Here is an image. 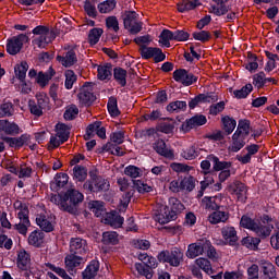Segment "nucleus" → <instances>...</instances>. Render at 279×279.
<instances>
[{
	"instance_id": "obj_1",
	"label": "nucleus",
	"mask_w": 279,
	"mask_h": 279,
	"mask_svg": "<svg viewBox=\"0 0 279 279\" xmlns=\"http://www.w3.org/2000/svg\"><path fill=\"white\" fill-rule=\"evenodd\" d=\"M274 221L268 215H264L260 220L254 219L247 215L241 217L240 226L245 230H251L257 238L246 236L242 239V245L248 250H258L260 239H268L274 232Z\"/></svg>"
},
{
	"instance_id": "obj_2",
	"label": "nucleus",
	"mask_w": 279,
	"mask_h": 279,
	"mask_svg": "<svg viewBox=\"0 0 279 279\" xmlns=\"http://www.w3.org/2000/svg\"><path fill=\"white\" fill-rule=\"evenodd\" d=\"M250 136V121L248 120H240L238 123V129L232 135V141L229 146V151H241L245 147V141Z\"/></svg>"
},
{
	"instance_id": "obj_3",
	"label": "nucleus",
	"mask_w": 279,
	"mask_h": 279,
	"mask_svg": "<svg viewBox=\"0 0 279 279\" xmlns=\"http://www.w3.org/2000/svg\"><path fill=\"white\" fill-rule=\"evenodd\" d=\"M13 206L17 213V219L20 220L19 223L14 225V230L25 236L28 228L32 226L29 221V207L26 203H23V201H15Z\"/></svg>"
},
{
	"instance_id": "obj_4",
	"label": "nucleus",
	"mask_w": 279,
	"mask_h": 279,
	"mask_svg": "<svg viewBox=\"0 0 279 279\" xmlns=\"http://www.w3.org/2000/svg\"><path fill=\"white\" fill-rule=\"evenodd\" d=\"M35 36H39L33 40V45H36L39 49H45L49 43L56 40V32L47 26L39 25L33 29Z\"/></svg>"
},
{
	"instance_id": "obj_5",
	"label": "nucleus",
	"mask_w": 279,
	"mask_h": 279,
	"mask_svg": "<svg viewBox=\"0 0 279 279\" xmlns=\"http://www.w3.org/2000/svg\"><path fill=\"white\" fill-rule=\"evenodd\" d=\"M63 199L65 202V213H70V215H77L80 204L84 202V194L75 189H69L64 193Z\"/></svg>"
},
{
	"instance_id": "obj_6",
	"label": "nucleus",
	"mask_w": 279,
	"mask_h": 279,
	"mask_svg": "<svg viewBox=\"0 0 279 279\" xmlns=\"http://www.w3.org/2000/svg\"><path fill=\"white\" fill-rule=\"evenodd\" d=\"M124 28L130 34H140L143 31V23L138 22V15L135 11H124L122 13Z\"/></svg>"
},
{
	"instance_id": "obj_7",
	"label": "nucleus",
	"mask_w": 279,
	"mask_h": 279,
	"mask_svg": "<svg viewBox=\"0 0 279 279\" xmlns=\"http://www.w3.org/2000/svg\"><path fill=\"white\" fill-rule=\"evenodd\" d=\"M90 180L86 181L83 185L85 191H90V193H99L101 191H108L110 189V182L99 177L97 174L90 175Z\"/></svg>"
},
{
	"instance_id": "obj_8",
	"label": "nucleus",
	"mask_w": 279,
	"mask_h": 279,
	"mask_svg": "<svg viewBox=\"0 0 279 279\" xmlns=\"http://www.w3.org/2000/svg\"><path fill=\"white\" fill-rule=\"evenodd\" d=\"M182 258H184V253L180 251V248H172L171 251H162L158 255V260L160 263H168L171 267H180V263H182Z\"/></svg>"
},
{
	"instance_id": "obj_9",
	"label": "nucleus",
	"mask_w": 279,
	"mask_h": 279,
	"mask_svg": "<svg viewBox=\"0 0 279 279\" xmlns=\"http://www.w3.org/2000/svg\"><path fill=\"white\" fill-rule=\"evenodd\" d=\"M173 206L171 208V211L167 210L165 214H159L156 217V221L158 223H161V226H165V223H169V221L175 220V217H178V213L182 211L184 209V205L180 203L177 198H172Z\"/></svg>"
},
{
	"instance_id": "obj_10",
	"label": "nucleus",
	"mask_w": 279,
	"mask_h": 279,
	"mask_svg": "<svg viewBox=\"0 0 279 279\" xmlns=\"http://www.w3.org/2000/svg\"><path fill=\"white\" fill-rule=\"evenodd\" d=\"M29 40V37L25 34H20L8 39L7 51L10 56H16V53H21L23 49V45Z\"/></svg>"
},
{
	"instance_id": "obj_11",
	"label": "nucleus",
	"mask_w": 279,
	"mask_h": 279,
	"mask_svg": "<svg viewBox=\"0 0 279 279\" xmlns=\"http://www.w3.org/2000/svg\"><path fill=\"white\" fill-rule=\"evenodd\" d=\"M158 267V262L156 257L148 256L147 260L144 264L137 263L135 264V269L138 271L141 276H145L146 279L154 278V270Z\"/></svg>"
},
{
	"instance_id": "obj_12",
	"label": "nucleus",
	"mask_w": 279,
	"mask_h": 279,
	"mask_svg": "<svg viewBox=\"0 0 279 279\" xmlns=\"http://www.w3.org/2000/svg\"><path fill=\"white\" fill-rule=\"evenodd\" d=\"M227 191L231 195H235L238 202H246L247 201V185H245L241 181H233L227 186Z\"/></svg>"
},
{
	"instance_id": "obj_13",
	"label": "nucleus",
	"mask_w": 279,
	"mask_h": 279,
	"mask_svg": "<svg viewBox=\"0 0 279 279\" xmlns=\"http://www.w3.org/2000/svg\"><path fill=\"white\" fill-rule=\"evenodd\" d=\"M93 83H85L81 92L78 93L77 97L80 102L83 106H90L97 97H95V94H93Z\"/></svg>"
},
{
	"instance_id": "obj_14",
	"label": "nucleus",
	"mask_w": 279,
	"mask_h": 279,
	"mask_svg": "<svg viewBox=\"0 0 279 279\" xmlns=\"http://www.w3.org/2000/svg\"><path fill=\"white\" fill-rule=\"evenodd\" d=\"M173 80L180 82L183 86H191L197 82V76H194L193 73H189L184 69H180L173 72Z\"/></svg>"
},
{
	"instance_id": "obj_15",
	"label": "nucleus",
	"mask_w": 279,
	"mask_h": 279,
	"mask_svg": "<svg viewBox=\"0 0 279 279\" xmlns=\"http://www.w3.org/2000/svg\"><path fill=\"white\" fill-rule=\"evenodd\" d=\"M36 223L44 232H53L56 228V216L39 215L36 217Z\"/></svg>"
},
{
	"instance_id": "obj_16",
	"label": "nucleus",
	"mask_w": 279,
	"mask_h": 279,
	"mask_svg": "<svg viewBox=\"0 0 279 279\" xmlns=\"http://www.w3.org/2000/svg\"><path fill=\"white\" fill-rule=\"evenodd\" d=\"M86 250L88 246L86 244V240L82 238H72L70 241V252L71 254H86Z\"/></svg>"
},
{
	"instance_id": "obj_17",
	"label": "nucleus",
	"mask_w": 279,
	"mask_h": 279,
	"mask_svg": "<svg viewBox=\"0 0 279 279\" xmlns=\"http://www.w3.org/2000/svg\"><path fill=\"white\" fill-rule=\"evenodd\" d=\"M214 3L211 4L209 12L210 14H215V16H226L228 12H230V7L226 5L229 0H213Z\"/></svg>"
},
{
	"instance_id": "obj_18",
	"label": "nucleus",
	"mask_w": 279,
	"mask_h": 279,
	"mask_svg": "<svg viewBox=\"0 0 279 279\" xmlns=\"http://www.w3.org/2000/svg\"><path fill=\"white\" fill-rule=\"evenodd\" d=\"M75 47L72 49L68 50L65 52V56H57L58 62L62 64V66L69 68L73 66V64L77 63V54L75 53Z\"/></svg>"
},
{
	"instance_id": "obj_19",
	"label": "nucleus",
	"mask_w": 279,
	"mask_h": 279,
	"mask_svg": "<svg viewBox=\"0 0 279 279\" xmlns=\"http://www.w3.org/2000/svg\"><path fill=\"white\" fill-rule=\"evenodd\" d=\"M206 118L205 116H194L191 119L186 120L185 123L182 124V130H184V132H191V130H193L194 128H199L202 125H206Z\"/></svg>"
},
{
	"instance_id": "obj_20",
	"label": "nucleus",
	"mask_w": 279,
	"mask_h": 279,
	"mask_svg": "<svg viewBox=\"0 0 279 279\" xmlns=\"http://www.w3.org/2000/svg\"><path fill=\"white\" fill-rule=\"evenodd\" d=\"M204 246L205 240L190 244L186 251L187 258H197V256H202V254H204Z\"/></svg>"
},
{
	"instance_id": "obj_21",
	"label": "nucleus",
	"mask_w": 279,
	"mask_h": 279,
	"mask_svg": "<svg viewBox=\"0 0 279 279\" xmlns=\"http://www.w3.org/2000/svg\"><path fill=\"white\" fill-rule=\"evenodd\" d=\"M82 257L72 253L65 257V269L71 274V276L75 274V267H80V265H82Z\"/></svg>"
},
{
	"instance_id": "obj_22",
	"label": "nucleus",
	"mask_w": 279,
	"mask_h": 279,
	"mask_svg": "<svg viewBox=\"0 0 279 279\" xmlns=\"http://www.w3.org/2000/svg\"><path fill=\"white\" fill-rule=\"evenodd\" d=\"M4 143H8L10 147H23V145H27L29 141V135L23 134L20 137H8V136H0Z\"/></svg>"
},
{
	"instance_id": "obj_23",
	"label": "nucleus",
	"mask_w": 279,
	"mask_h": 279,
	"mask_svg": "<svg viewBox=\"0 0 279 279\" xmlns=\"http://www.w3.org/2000/svg\"><path fill=\"white\" fill-rule=\"evenodd\" d=\"M210 101H217V96L215 94H199L189 102V107L193 110V108L199 104H210Z\"/></svg>"
},
{
	"instance_id": "obj_24",
	"label": "nucleus",
	"mask_w": 279,
	"mask_h": 279,
	"mask_svg": "<svg viewBox=\"0 0 279 279\" xmlns=\"http://www.w3.org/2000/svg\"><path fill=\"white\" fill-rule=\"evenodd\" d=\"M228 219H230V214L220 209H215V211L208 216L209 223H213L214 226L217 223H226Z\"/></svg>"
},
{
	"instance_id": "obj_25",
	"label": "nucleus",
	"mask_w": 279,
	"mask_h": 279,
	"mask_svg": "<svg viewBox=\"0 0 279 279\" xmlns=\"http://www.w3.org/2000/svg\"><path fill=\"white\" fill-rule=\"evenodd\" d=\"M0 132H4L5 134L15 136V134L21 133V129L19 128V124L14 122H10L8 120H0Z\"/></svg>"
},
{
	"instance_id": "obj_26",
	"label": "nucleus",
	"mask_w": 279,
	"mask_h": 279,
	"mask_svg": "<svg viewBox=\"0 0 279 279\" xmlns=\"http://www.w3.org/2000/svg\"><path fill=\"white\" fill-rule=\"evenodd\" d=\"M104 221L107 226H111V228H121V226H123L124 219L118 215L117 211H111L106 215Z\"/></svg>"
},
{
	"instance_id": "obj_27",
	"label": "nucleus",
	"mask_w": 279,
	"mask_h": 279,
	"mask_svg": "<svg viewBox=\"0 0 279 279\" xmlns=\"http://www.w3.org/2000/svg\"><path fill=\"white\" fill-rule=\"evenodd\" d=\"M32 265V257L26 251H20L17 254V267L23 271H27Z\"/></svg>"
},
{
	"instance_id": "obj_28",
	"label": "nucleus",
	"mask_w": 279,
	"mask_h": 279,
	"mask_svg": "<svg viewBox=\"0 0 279 279\" xmlns=\"http://www.w3.org/2000/svg\"><path fill=\"white\" fill-rule=\"evenodd\" d=\"M154 149L157 151V154L163 156V158H173L174 156L173 150L167 148V143H165L162 140H158L154 144Z\"/></svg>"
},
{
	"instance_id": "obj_29",
	"label": "nucleus",
	"mask_w": 279,
	"mask_h": 279,
	"mask_svg": "<svg viewBox=\"0 0 279 279\" xmlns=\"http://www.w3.org/2000/svg\"><path fill=\"white\" fill-rule=\"evenodd\" d=\"M221 234L230 245H235L236 241H239L236 229H234V227H223L221 229Z\"/></svg>"
},
{
	"instance_id": "obj_30",
	"label": "nucleus",
	"mask_w": 279,
	"mask_h": 279,
	"mask_svg": "<svg viewBox=\"0 0 279 279\" xmlns=\"http://www.w3.org/2000/svg\"><path fill=\"white\" fill-rule=\"evenodd\" d=\"M53 75H56V70H53V68H49V70L46 73L45 72L38 73L36 77V82L37 84H39V86H41V88H45V86L49 84V81H51Z\"/></svg>"
},
{
	"instance_id": "obj_31",
	"label": "nucleus",
	"mask_w": 279,
	"mask_h": 279,
	"mask_svg": "<svg viewBox=\"0 0 279 279\" xmlns=\"http://www.w3.org/2000/svg\"><path fill=\"white\" fill-rule=\"evenodd\" d=\"M263 279H278V274L276 272V266L270 262H265L262 264Z\"/></svg>"
},
{
	"instance_id": "obj_32",
	"label": "nucleus",
	"mask_w": 279,
	"mask_h": 279,
	"mask_svg": "<svg viewBox=\"0 0 279 279\" xmlns=\"http://www.w3.org/2000/svg\"><path fill=\"white\" fill-rule=\"evenodd\" d=\"M211 160L214 171H227L228 169H232V161H221L219 157L215 156L209 157Z\"/></svg>"
},
{
	"instance_id": "obj_33",
	"label": "nucleus",
	"mask_w": 279,
	"mask_h": 279,
	"mask_svg": "<svg viewBox=\"0 0 279 279\" xmlns=\"http://www.w3.org/2000/svg\"><path fill=\"white\" fill-rule=\"evenodd\" d=\"M28 243L34 247H40L45 243V233L40 230L33 231L28 236Z\"/></svg>"
},
{
	"instance_id": "obj_34",
	"label": "nucleus",
	"mask_w": 279,
	"mask_h": 279,
	"mask_svg": "<svg viewBox=\"0 0 279 279\" xmlns=\"http://www.w3.org/2000/svg\"><path fill=\"white\" fill-rule=\"evenodd\" d=\"M88 208L96 217H101L106 213V205L101 201H92L88 203Z\"/></svg>"
},
{
	"instance_id": "obj_35",
	"label": "nucleus",
	"mask_w": 279,
	"mask_h": 279,
	"mask_svg": "<svg viewBox=\"0 0 279 279\" xmlns=\"http://www.w3.org/2000/svg\"><path fill=\"white\" fill-rule=\"evenodd\" d=\"M56 132L58 138H61V142L64 143H66L71 136V129L66 124H57Z\"/></svg>"
},
{
	"instance_id": "obj_36",
	"label": "nucleus",
	"mask_w": 279,
	"mask_h": 279,
	"mask_svg": "<svg viewBox=\"0 0 279 279\" xmlns=\"http://www.w3.org/2000/svg\"><path fill=\"white\" fill-rule=\"evenodd\" d=\"M4 117H14V105L11 101H3L0 105V119Z\"/></svg>"
},
{
	"instance_id": "obj_37",
	"label": "nucleus",
	"mask_w": 279,
	"mask_h": 279,
	"mask_svg": "<svg viewBox=\"0 0 279 279\" xmlns=\"http://www.w3.org/2000/svg\"><path fill=\"white\" fill-rule=\"evenodd\" d=\"M104 245H117L119 243V234L114 231H106L102 233Z\"/></svg>"
},
{
	"instance_id": "obj_38",
	"label": "nucleus",
	"mask_w": 279,
	"mask_h": 279,
	"mask_svg": "<svg viewBox=\"0 0 279 279\" xmlns=\"http://www.w3.org/2000/svg\"><path fill=\"white\" fill-rule=\"evenodd\" d=\"M113 77L116 82L120 84V86H125L128 84V71H125L123 68H116L113 70Z\"/></svg>"
},
{
	"instance_id": "obj_39",
	"label": "nucleus",
	"mask_w": 279,
	"mask_h": 279,
	"mask_svg": "<svg viewBox=\"0 0 279 279\" xmlns=\"http://www.w3.org/2000/svg\"><path fill=\"white\" fill-rule=\"evenodd\" d=\"M112 77V64H105L98 66V80L105 81Z\"/></svg>"
},
{
	"instance_id": "obj_40",
	"label": "nucleus",
	"mask_w": 279,
	"mask_h": 279,
	"mask_svg": "<svg viewBox=\"0 0 279 279\" xmlns=\"http://www.w3.org/2000/svg\"><path fill=\"white\" fill-rule=\"evenodd\" d=\"M197 5H199V1H197V0H193V1L183 0L178 3V11L179 12H190V10H195V8H197Z\"/></svg>"
},
{
	"instance_id": "obj_41",
	"label": "nucleus",
	"mask_w": 279,
	"mask_h": 279,
	"mask_svg": "<svg viewBox=\"0 0 279 279\" xmlns=\"http://www.w3.org/2000/svg\"><path fill=\"white\" fill-rule=\"evenodd\" d=\"M114 8H117V1L106 0L98 4V12H100V14H108V13L112 12V10H114Z\"/></svg>"
},
{
	"instance_id": "obj_42",
	"label": "nucleus",
	"mask_w": 279,
	"mask_h": 279,
	"mask_svg": "<svg viewBox=\"0 0 279 279\" xmlns=\"http://www.w3.org/2000/svg\"><path fill=\"white\" fill-rule=\"evenodd\" d=\"M28 69L29 65L25 61H22L21 64L15 65V76L17 77V80H20V82H23V80H25Z\"/></svg>"
},
{
	"instance_id": "obj_43",
	"label": "nucleus",
	"mask_w": 279,
	"mask_h": 279,
	"mask_svg": "<svg viewBox=\"0 0 279 279\" xmlns=\"http://www.w3.org/2000/svg\"><path fill=\"white\" fill-rule=\"evenodd\" d=\"M73 175L74 180H77L78 182H84L88 175V170H86V167L83 166H75L73 168Z\"/></svg>"
},
{
	"instance_id": "obj_44",
	"label": "nucleus",
	"mask_w": 279,
	"mask_h": 279,
	"mask_svg": "<svg viewBox=\"0 0 279 279\" xmlns=\"http://www.w3.org/2000/svg\"><path fill=\"white\" fill-rule=\"evenodd\" d=\"M180 189L181 191H189V193H191V191L195 189V178L192 175L183 178L180 182Z\"/></svg>"
},
{
	"instance_id": "obj_45",
	"label": "nucleus",
	"mask_w": 279,
	"mask_h": 279,
	"mask_svg": "<svg viewBox=\"0 0 279 279\" xmlns=\"http://www.w3.org/2000/svg\"><path fill=\"white\" fill-rule=\"evenodd\" d=\"M169 40H174L173 32L163 29L159 36V43L163 47H171V43H169Z\"/></svg>"
},
{
	"instance_id": "obj_46",
	"label": "nucleus",
	"mask_w": 279,
	"mask_h": 279,
	"mask_svg": "<svg viewBox=\"0 0 279 279\" xmlns=\"http://www.w3.org/2000/svg\"><path fill=\"white\" fill-rule=\"evenodd\" d=\"M186 110V101H172L167 106L168 112H182Z\"/></svg>"
},
{
	"instance_id": "obj_47",
	"label": "nucleus",
	"mask_w": 279,
	"mask_h": 279,
	"mask_svg": "<svg viewBox=\"0 0 279 279\" xmlns=\"http://www.w3.org/2000/svg\"><path fill=\"white\" fill-rule=\"evenodd\" d=\"M222 125L227 134H232V132H234V129L236 128V120L227 116L222 118Z\"/></svg>"
},
{
	"instance_id": "obj_48",
	"label": "nucleus",
	"mask_w": 279,
	"mask_h": 279,
	"mask_svg": "<svg viewBox=\"0 0 279 279\" xmlns=\"http://www.w3.org/2000/svg\"><path fill=\"white\" fill-rule=\"evenodd\" d=\"M124 175H128L129 178H132L133 180L136 178L143 177V170L136 166H128L124 169Z\"/></svg>"
},
{
	"instance_id": "obj_49",
	"label": "nucleus",
	"mask_w": 279,
	"mask_h": 279,
	"mask_svg": "<svg viewBox=\"0 0 279 279\" xmlns=\"http://www.w3.org/2000/svg\"><path fill=\"white\" fill-rule=\"evenodd\" d=\"M104 34V29L101 28H92L88 34V43L89 45H97L99 43V38Z\"/></svg>"
},
{
	"instance_id": "obj_50",
	"label": "nucleus",
	"mask_w": 279,
	"mask_h": 279,
	"mask_svg": "<svg viewBox=\"0 0 279 279\" xmlns=\"http://www.w3.org/2000/svg\"><path fill=\"white\" fill-rule=\"evenodd\" d=\"M252 90H254V86H252V84H246L241 89L234 90L233 95L236 97V99H245V97H247Z\"/></svg>"
},
{
	"instance_id": "obj_51",
	"label": "nucleus",
	"mask_w": 279,
	"mask_h": 279,
	"mask_svg": "<svg viewBox=\"0 0 279 279\" xmlns=\"http://www.w3.org/2000/svg\"><path fill=\"white\" fill-rule=\"evenodd\" d=\"M204 252L207 253L208 258L211 260H217L219 258V254H217V250H215L210 240H205Z\"/></svg>"
},
{
	"instance_id": "obj_52",
	"label": "nucleus",
	"mask_w": 279,
	"mask_h": 279,
	"mask_svg": "<svg viewBox=\"0 0 279 279\" xmlns=\"http://www.w3.org/2000/svg\"><path fill=\"white\" fill-rule=\"evenodd\" d=\"M195 263L199 269L205 271V274H213V265H210V262L207 258L199 257Z\"/></svg>"
},
{
	"instance_id": "obj_53",
	"label": "nucleus",
	"mask_w": 279,
	"mask_h": 279,
	"mask_svg": "<svg viewBox=\"0 0 279 279\" xmlns=\"http://www.w3.org/2000/svg\"><path fill=\"white\" fill-rule=\"evenodd\" d=\"M182 158L185 160H195L199 156V150L195 146H191L182 151Z\"/></svg>"
},
{
	"instance_id": "obj_54",
	"label": "nucleus",
	"mask_w": 279,
	"mask_h": 279,
	"mask_svg": "<svg viewBox=\"0 0 279 279\" xmlns=\"http://www.w3.org/2000/svg\"><path fill=\"white\" fill-rule=\"evenodd\" d=\"M75 82H77V75H75V72H73V70H66L65 71V88L68 90H71Z\"/></svg>"
},
{
	"instance_id": "obj_55",
	"label": "nucleus",
	"mask_w": 279,
	"mask_h": 279,
	"mask_svg": "<svg viewBox=\"0 0 279 279\" xmlns=\"http://www.w3.org/2000/svg\"><path fill=\"white\" fill-rule=\"evenodd\" d=\"M133 184H134L136 191H138L142 194L151 193V191H154V186L148 185L147 183H145L141 180H134Z\"/></svg>"
},
{
	"instance_id": "obj_56",
	"label": "nucleus",
	"mask_w": 279,
	"mask_h": 279,
	"mask_svg": "<svg viewBox=\"0 0 279 279\" xmlns=\"http://www.w3.org/2000/svg\"><path fill=\"white\" fill-rule=\"evenodd\" d=\"M107 108L111 117H119V114H121V111H119V107L117 105V98L114 97L109 98Z\"/></svg>"
},
{
	"instance_id": "obj_57",
	"label": "nucleus",
	"mask_w": 279,
	"mask_h": 279,
	"mask_svg": "<svg viewBox=\"0 0 279 279\" xmlns=\"http://www.w3.org/2000/svg\"><path fill=\"white\" fill-rule=\"evenodd\" d=\"M54 184L58 189H64L69 184V174L58 173L54 178Z\"/></svg>"
},
{
	"instance_id": "obj_58",
	"label": "nucleus",
	"mask_w": 279,
	"mask_h": 279,
	"mask_svg": "<svg viewBox=\"0 0 279 279\" xmlns=\"http://www.w3.org/2000/svg\"><path fill=\"white\" fill-rule=\"evenodd\" d=\"M37 97V101H35V104H37L41 110H49V96L47 94H39L36 96Z\"/></svg>"
},
{
	"instance_id": "obj_59",
	"label": "nucleus",
	"mask_w": 279,
	"mask_h": 279,
	"mask_svg": "<svg viewBox=\"0 0 279 279\" xmlns=\"http://www.w3.org/2000/svg\"><path fill=\"white\" fill-rule=\"evenodd\" d=\"M97 271H99V262L94 259L89 263L83 274L95 277L97 276Z\"/></svg>"
},
{
	"instance_id": "obj_60",
	"label": "nucleus",
	"mask_w": 279,
	"mask_h": 279,
	"mask_svg": "<svg viewBox=\"0 0 279 279\" xmlns=\"http://www.w3.org/2000/svg\"><path fill=\"white\" fill-rule=\"evenodd\" d=\"M192 36L194 40H199L201 43H208V40H210L213 37L208 31L195 32L192 34Z\"/></svg>"
},
{
	"instance_id": "obj_61",
	"label": "nucleus",
	"mask_w": 279,
	"mask_h": 279,
	"mask_svg": "<svg viewBox=\"0 0 279 279\" xmlns=\"http://www.w3.org/2000/svg\"><path fill=\"white\" fill-rule=\"evenodd\" d=\"M203 204L207 210H219L220 208L215 197H204Z\"/></svg>"
},
{
	"instance_id": "obj_62",
	"label": "nucleus",
	"mask_w": 279,
	"mask_h": 279,
	"mask_svg": "<svg viewBox=\"0 0 279 279\" xmlns=\"http://www.w3.org/2000/svg\"><path fill=\"white\" fill-rule=\"evenodd\" d=\"M172 171H175V173H189L193 167L186 165V163H178L173 162L170 165Z\"/></svg>"
},
{
	"instance_id": "obj_63",
	"label": "nucleus",
	"mask_w": 279,
	"mask_h": 279,
	"mask_svg": "<svg viewBox=\"0 0 279 279\" xmlns=\"http://www.w3.org/2000/svg\"><path fill=\"white\" fill-rule=\"evenodd\" d=\"M106 27L112 29V32H119V20L117 16H109L106 19Z\"/></svg>"
},
{
	"instance_id": "obj_64",
	"label": "nucleus",
	"mask_w": 279,
	"mask_h": 279,
	"mask_svg": "<svg viewBox=\"0 0 279 279\" xmlns=\"http://www.w3.org/2000/svg\"><path fill=\"white\" fill-rule=\"evenodd\" d=\"M270 245L274 250H279V223H277V230H275V233L270 236Z\"/></svg>"
}]
</instances>
